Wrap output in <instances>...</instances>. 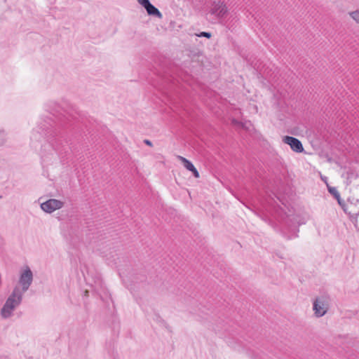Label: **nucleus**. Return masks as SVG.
I'll return each instance as SVG.
<instances>
[{
  "instance_id": "obj_1",
  "label": "nucleus",
  "mask_w": 359,
  "mask_h": 359,
  "mask_svg": "<svg viewBox=\"0 0 359 359\" xmlns=\"http://www.w3.org/2000/svg\"><path fill=\"white\" fill-rule=\"evenodd\" d=\"M22 295L20 287H15L1 309V315L4 318H8L11 315L13 310L21 303Z\"/></svg>"
},
{
  "instance_id": "obj_2",
  "label": "nucleus",
  "mask_w": 359,
  "mask_h": 359,
  "mask_svg": "<svg viewBox=\"0 0 359 359\" xmlns=\"http://www.w3.org/2000/svg\"><path fill=\"white\" fill-rule=\"evenodd\" d=\"M330 297L327 294H323L315 299L313 310L316 317L320 318L326 314L330 307Z\"/></svg>"
},
{
  "instance_id": "obj_3",
  "label": "nucleus",
  "mask_w": 359,
  "mask_h": 359,
  "mask_svg": "<svg viewBox=\"0 0 359 359\" xmlns=\"http://www.w3.org/2000/svg\"><path fill=\"white\" fill-rule=\"evenodd\" d=\"M33 274L29 268H27L20 276L19 283L22 285L21 292L24 294L32 283Z\"/></svg>"
},
{
  "instance_id": "obj_4",
  "label": "nucleus",
  "mask_w": 359,
  "mask_h": 359,
  "mask_svg": "<svg viewBox=\"0 0 359 359\" xmlns=\"http://www.w3.org/2000/svg\"><path fill=\"white\" fill-rule=\"evenodd\" d=\"M64 203L57 199H49L47 201L41 204V209L48 213H51L53 211L62 208Z\"/></svg>"
},
{
  "instance_id": "obj_5",
  "label": "nucleus",
  "mask_w": 359,
  "mask_h": 359,
  "mask_svg": "<svg viewBox=\"0 0 359 359\" xmlns=\"http://www.w3.org/2000/svg\"><path fill=\"white\" fill-rule=\"evenodd\" d=\"M350 215L351 221L354 223L355 227L358 226V219L359 217V200H356L355 203L350 202L347 208L344 209Z\"/></svg>"
},
{
  "instance_id": "obj_6",
  "label": "nucleus",
  "mask_w": 359,
  "mask_h": 359,
  "mask_svg": "<svg viewBox=\"0 0 359 359\" xmlns=\"http://www.w3.org/2000/svg\"><path fill=\"white\" fill-rule=\"evenodd\" d=\"M228 12L226 4L221 1L214 2L210 8V13L219 18L224 17Z\"/></svg>"
},
{
  "instance_id": "obj_7",
  "label": "nucleus",
  "mask_w": 359,
  "mask_h": 359,
  "mask_svg": "<svg viewBox=\"0 0 359 359\" xmlns=\"http://www.w3.org/2000/svg\"><path fill=\"white\" fill-rule=\"evenodd\" d=\"M346 184L348 186L357 187L359 186V174L353 170H348L344 175Z\"/></svg>"
},
{
  "instance_id": "obj_8",
  "label": "nucleus",
  "mask_w": 359,
  "mask_h": 359,
  "mask_svg": "<svg viewBox=\"0 0 359 359\" xmlns=\"http://www.w3.org/2000/svg\"><path fill=\"white\" fill-rule=\"evenodd\" d=\"M137 1L145 8L149 15H155L158 18H162V14L161 12L154 6L149 0H137Z\"/></svg>"
},
{
  "instance_id": "obj_9",
  "label": "nucleus",
  "mask_w": 359,
  "mask_h": 359,
  "mask_svg": "<svg viewBox=\"0 0 359 359\" xmlns=\"http://www.w3.org/2000/svg\"><path fill=\"white\" fill-rule=\"evenodd\" d=\"M177 158L181 161V162L183 163L184 166L188 170L192 172V173L195 177H196V178L199 177L198 171L196 170V168L194 167V165L190 161L187 160L186 158L182 157L181 156H178Z\"/></svg>"
},
{
  "instance_id": "obj_10",
  "label": "nucleus",
  "mask_w": 359,
  "mask_h": 359,
  "mask_svg": "<svg viewBox=\"0 0 359 359\" xmlns=\"http://www.w3.org/2000/svg\"><path fill=\"white\" fill-rule=\"evenodd\" d=\"M293 151L297 153H302L304 151L302 142L295 137H293Z\"/></svg>"
},
{
  "instance_id": "obj_11",
  "label": "nucleus",
  "mask_w": 359,
  "mask_h": 359,
  "mask_svg": "<svg viewBox=\"0 0 359 359\" xmlns=\"http://www.w3.org/2000/svg\"><path fill=\"white\" fill-rule=\"evenodd\" d=\"M328 191L332 195L334 196V198L338 201L339 203L341 204L340 194L337 189L335 187H328Z\"/></svg>"
},
{
  "instance_id": "obj_12",
  "label": "nucleus",
  "mask_w": 359,
  "mask_h": 359,
  "mask_svg": "<svg viewBox=\"0 0 359 359\" xmlns=\"http://www.w3.org/2000/svg\"><path fill=\"white\" fill-rule=\"evenodd\" d=\"M350 15L358 24H359V11L350 13Z\"/></svg>"
},
{
  "instance_id": "obj_13",
  "label": "nucleus",
  "mask_w": 359,
  "mask_h": 359,
  "mask_svg": "<svg viewBox=\"0 0 359 359\" xmlns=\"http://www.w3.org/2000/svg\"><path fill=\"white\" fill-rule=\"evenodd\" d=\"M284 143L288 144L292 148V136H285L283 139Z\"/></svg>"
},
{
  "instance_id": "obj_14",
  "label": "nucleus",
  "mask_w": 359,
  "mask_h": 359,
  "mask_svg": "<svg viewBox=\"0 0 359 359\" xmlns=\"http://www.w3.org/2000/svg\"><path fill=\"white\" fill-rule=\"evenodd\" d=\"M295 219V221L298 223V224H305L306 221V218L305 217H301L299 219H297V217L295 218H293V220Z\"/></svg>"
},
{
  "instance_id": "obj_15",
  "label": "nucleus",
  "mask_w": 359,
  "mask_h": 359,
  "mask_svg": "<svg viewBox=\"0 0 359 359\" xmlns=\"http://www.w3.org/2000/svg\"><path fill=\"white\" fill-rule=\"evenodd\" d=\"M198 36H204V37L209 39L211 37V34L209 32H202L199 34H198Z\"/></svg>"
},
{
  "instance_id": "obj_16",
  "label": "nucleus",
  "mask_w": 359,
  "mask_h": 359,
  "mask_svg": "<svg viewBox=\"0 0 359 359\" xmlns=\"http://www.w3.org/2000/svg\"><path fill=\"white\" fill-rule=\"evenodd\" d=\"M144 144H146L147 145H148L149 147H152V145H153L152 142L149 140H144Z\"/></svg>"
},
{
  "instance_id": "obj_17",
  "label": "nucleus",
  "mask_w": 359,
  "mask_h": 359,
  "mask_svg": "<svg viewBox=\"0 0 359 359\" xmlns=\"http://www.w3.org/2000/svg\"><path fill=\"white\" fill-rule=\"evenodd\" d=\"M233 123L234 124L241 125V123L239 121H236V120H234V119L233 120Z\"/></svg>"
},
{
  "instance_id": "obj_18",
  "label": "nucleus",
  "mask_w": 359,
  "mask_h": 359,
  "mask_svg": "<svg viewBox=\"0 0 359 359\" xmlns=\"http://www.w3.org/2000/svg\"><path fill=\"white\" fill-rule=\"evenodd\" d=\"M85 295L86 296H88V292L87 290L85 291Z\"/></svg>"
},
{
  "instance_id": "obj_19",
  "label": "nucleus",
  "mask_w": 359,
  "mask_h": 359,
  "mask_svg": "<svg viewBox=\"0 0 359 359\" xmlns=\"http://www.w3.org/2000/svg\"><path fill=\"white\" fill-rule=\"evenodd\" d=\"M321 178H322V180H324V181L327 183V182H326V177L323 178V177H322Z\"/></svg>"
}]
</instances>
